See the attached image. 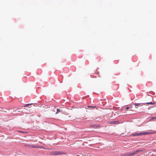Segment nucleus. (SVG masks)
I'll return each mask as SVG.
<instances>
[{
	"mask_svg": "<svg viewBox=\"0 0 156 156\" xmlns=\"http://www.w3.org/2000/svg\"><path fill=\"white\" fill-rule=\"evenodd\" d=\"M147 103L148 104H151V105H154L155 104V103H154V102L152 103V102H148V103Z\"/></svg>",
	"mask_w": 156,
	"mask_h": 156,
	"instance_id": "11",
	"label": "nucleus"
},
{
	"mask_svg": "<svg viewBox=\"0 0 156 156\" xmlns=\"http://www.w3.org/2000/svg\"><path fill=\"white\" fill-rule=\"evenodd\" d=\"M57 111L56 112V114H58L59 112H62V110H61L60 109H58V108H57Z\"/></svg>",
	"mask_w": 156,
	"mask_h": 156,
	"instance_id": "6",
	"label": "nucleus"
},
{
	"mask_svg": "<svg viewBox=\"0 0 156 156\" xmlns=\"http://www.w3.org/2000/svg\"><path fill=\"white\" fill-rule=\"evenodd\" d=\"M151 133L143 132L142 133H134L131 134V136H140L143 135H147L151 134Z\"/></svg>",
	"mask_w": 156,
	"mask_h": 156,
	"instance_id": "1",
	"label": "nucleus"
},
{
	"mask_svg": "<svg viewBox=\"0 0 156 156\" xmlns=\"http://www.w3.org/2000/svg\"><path fill=\"white\" fill-rule=\"evenodd\" d=\"M37 148H43V149H46V148L43 147H42V146H37Z\"/></svg>",
	"mask_w": 156,
	"mask_h": 156,
	"instance_id": "8",
	"label": "nucleus"
},
{
	"mask_svg": "<svg viewBox=\"0 0 156 156\" xmlns=\"http://www.w3.org/2000/svg\"><path fill=\"white\" fill-rule=\"evenodd\" d=\"M129 108V107H127L126 108V109H128Z\"/></svg>",
	"mask_w": 156,
	"mask_h": 156,
	"instance_id": "14",
	"label": "nucleus"
},
{
	"mask_svg": "<svg viewBox=\"0 0 156 156\" xmlns=\"http://www.w3.org/2000/svg\"><path fill=\"white\" fill-rule=\"evenodd\" d=\"M150 119L156 120V117H151L150 118Z\"/></svg>",
	"mask_w": 156,
	"mask_h": 156,
	"instance_id": "10",
	"label": "nucleus"
},
{
	"mask_svg": "<svg viewBox=\"0 0 156 156\" xmlns=\"http://www.w3.org/2000/svg\"><path fill=\"white\" fill-rule=\"evenodd\" d=\"M50 154L51 155H57L62 154V152L59 151H55L51 152Z\"/></svg>",
	"mask_w": 156,
	"mask_h": 156,
	"instance_id": "2",
	"label": "nucleus"
},
{
	"mask_svg": "<svg viewBox=\"0 0 156 156\" xmlns=\"http://www.w3.org/2000/svg\"><path fill=\"white\" fill-rule=\"evenodd\" d=\"M154 151H156V150H154Z\"/></svg>",
	"mask_w": 156,
	"mask_h": 156,
	"instance_id": "16",
	"label": "nucleus"
},
{
	"mask_svg": "<svg viewBox=\"0 0 156 156\" xmlns=\"http://www.w3.org/2000/svg\"><path fill=\"white\" fill-rule=\"evenodd\" d=\"M153 133H156V131L155 132H154Z\"/></svg>",
	"mask_w": 156,
	"mask_h": 156,
	"instance_id": "15",
	"label": "nucleus"
},
{
	"mask_svg": "<svg viewBox=\"0 0 156 156\" xmlns=\"http://www.w3.org/2000/svg\"><path fill=\"white\" fill-rule=\"evenodd\" d=\"M118 123V122L117 121H112V122H111L110 123L112 124H116V123Z\"/></svg>",
	"mask_w": 156,
	"mask_h": 156,
	"instance_id": "9",
	"label": "nucleus"
},
{
	"mask_svg": "<svg viewBox=\"0 0 156 156\" xmlns=\"http://www.w3.org/2000/svg\"><path fill=\"white\" fill-rule=\"evenodd\" d=\"M31 104H26L24 106L25 107H28L29 105H31Z\"/></svg>",
	"mask_w": 156,
	"mask_h": 156,
	"instance_id": "12",
	"label": "nucleus"
},
{
	"mask_svg": "<svg viewBox=\"0 0 156 156\" xmlns=\"http://www.w3.org/2000/svg\"><path fill=\"white\" fill-rule=\"evenodd\" d=\"M88 107H90V108H94L96 107H95V106H88Z\"/></svg>",
	"mask_w": 156,
	"mask_h": 156,
	"instance_id": "13",
	"label": "nucleus"
},
{
	"mask_svg": "<svg viewBox=\"0 0 156 156\" xmlns=\"http://www.w3.org/2000/svg\"><path fill=\"white\" fill-rule=\"evenodd\" d=\"M145 150V149H141L138 150L136 151V154L138 153H139Z\"/></svg>",
	"mask_w": 156,
	"mask_h": 156,
	"instance_id": "4",
	"label": "nucleus"
},
{
	"mask_svg": "<svg viewBox=\"0 0 156 156\" xmlns=\"http://www.w3.org/2000/svg\"><path fill=\"white\" fill-rule=\"evenodd\" d=\"M134 105L136 106H142V104L141 103H135Z\"/></svg>",
	"mask_w": 156,
	"mask_h": 156,
	"instance_id": "5",
	"label": "nucleus"
},
{
	"mask_svg": "<svg viewBox=\"0 0 156 156\" xmlns=\"http://www.w3.org/2000/svg\"><path fill=\"white\" fill-rule=\"evenodd\" d=\"M136 154V151H134L133 152L127 154L126 155L127 156H133L135 155Z\"/></svg>",
	"mask_w": 156,
	"mask_h": 156,
	"instance_id": "3",
	"label": "nucleus"
},
{
	"mask_svg": "<svg viewBox=\"0 0 156 156\" xmlns=\"http://www.w3.org/2000/svg\"><path fill=\"white\" fill-rule=\"evenodd\" d=\"M28 146H29L31 147H32V148H36L37 147V146H34L32 145H29Z\"/></svg>",
	"mask_w": 156,
	"mask_h": 156,
	"instance_id": "7",
	"label": "nucleus"
}]
</instances>
